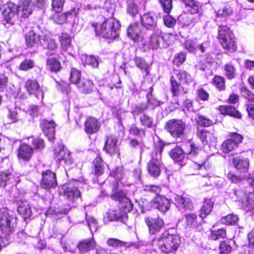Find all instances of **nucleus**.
<instances>
[{"instance_id":"obj_1","label":"nucleus","mask_w":254,"mask_h":254,"mask_svg":"<svg viewBox=\"0 0 254 254\" xmlns=\"http://www.w3.org/2000/svg\"><path fill=\"white\" fill-rule=\"evenodd\" d=\"M180 244V239L178 236L171 235L167 232L163 233L161 236L152 241V246L165 253L176 251Z\"/></svg>"},{"instance_id":"obj_2","label":"nucleus","mask_w":254,"mask_h":254,"mask_svg":"<svg viewBox=\"0 0 254 254\" xmlns=\"http://www.w3.org/2000/svg\"><path fill=\"white\" fill-rule=\"evenodd\" d=\"M113 199L121 202V211L122 213L113 211L110 213L109 217L111 220L125 221L127 217V212L132 209V204L130 200L126 197L125 193L123 190L116 192L111 195Z\"/></svg>"},{"instance_id":"obj_3","label":"nucleus","mask_w":254,"mask_h":254,"mask_svg":"<svg viewBox=\"0 0 254 254\" xmlns=\"http://www.w3.org/2000/svg\"><path fill=\"white\" fill-rule=\"evenodd\" d=\"M120 27L119 22L114 18H110L96 26L95 30L96 34L99 36L114 39L118 36Z\"/></svg>"},{"instance_id":"obj_4","label":"nucleus","mask_w":254,"mask_h":254,"mask_svg":"<svg viewBox=\"0 0 254 254\" xmlns=\"http://www.w3.org/2000/svg\"><path fill=\"white\" fill-rule=\"evenodd\" d=\"M16 220L13 211L5 208L0 209V228L3 234L9 235L14 232Z\"/></svg>"},{"instance_id":"obj_5","label":"nucleus","mask_w":254,"mask_h":254,"mask_svg":"<svg viewBox=\"0 0 254 254\" xmlns=\"http://www.w3.org/2000/svg\"><path fill=\"white\" fill-rule=\"evenodd\" d=\"M169 35L163 34L161 30L157 29L150 36L148 46L143 44L142 48L145 51L150 49L155 50L158 48H166L169 46Z\"/></svg>"},{"instance_id":"obj_6","label":"nucleus","mask_w":254,"mask_h":254,"mask_svg":"<svg viewBox=\"0 0 254 254\" xmlns=\"http://www.w3.org/2000/svg\"><path fill=\"white\" fill-rule=\"evenodd\" d=\"M218 39L222 47L230 52H234L237 49L235 36L227 26H219Z\"/></svg>"},{"instance_id":"obj_7","label":"nucleus","mask_w":254,"mask_h":254,"mask_svg":"<svg viewBox=\"0 0 254 254\" xmlns=\"http://www.w3.org/2000/svg\"><path fill=\"white\" fill-rule=\"evenodd\" d=\"M163 146L159 145L156 147L151 154V159L147 164V171L149 175L154 177H158L162 167L161 152Z\"/></svg>"},{"instance_id":"obj_8","label":"nucleus","mask_w":254,"mask_h":254,"mask_svg":"<svg viewBox=\"0 0 254 254\" xmlns=\"http://www.w3.org/2000/svg\"><path fill=\"white\" fill-rule=\"evenodd\" d=\"M186 127V123L182 120L176 119L169 121L165 126L167 131L175 138L183 136Z\"/></svg>"},{"instance_id":"obj_9","label":"nucleus","mask_w":254,"mask_h":254,"mask_svg":"<svg viewBox=\"0 0 254 254\" xmlns=\"http://www.w3.org/2000/svg\"><path fill=\"white\" fill-rule=\"evenodd\" d=\"M33 44L37 45L39 44L44 49L48 50L50 55L54 54L58 47L55 40L51 35L36 36L35 34H33Z\"/></svg>"},{"instance_id":"obj_10","label":"nucleus","mask_w":254,"mask_h":254,"mask_svg":"<svg viewBox=\"0 0 254 254\" xmlns=\"http://www.w3.org/2000/svg\"><path fill=\"white\" fill-rule=\"evenodd\" d=\"M54 155L57 161L66 167L73 163L70 151L63 145L59 144L54 149Z\"/></svg>"},{"instance_id":"obj_11","label":"nucleus","mask_w":254,"mask_h":254,"mask_svg":"<svg viewBox=\"0 0 254 254\" xmlns=\"http://www.w3.org/2000/svg\"><path fill=\"white\" fill-rule=\"evenodd\" d=\"M209 47V42L205 41L199 43L196 39L188 38L184 43V48L189 52L194 53L197 49H199L201 53H204Z\"/></svg>"},{"instance_id":"obj_12","label":"nucleus","mask_w":254,"mask_h":254,"mask_svg":"<svg viewBox=\"0 0 254 254\" xmlns=\"http://www.w3.org/2000/svg\"><path fill=\"white\" fill-rule=\"evenodd\" d=\"M243 138L241 135L233 133L230 139H227L222 144L221 150L226 153L234 150L242 142Z\"/></svg>"},{"instance_id":"obj_13","label":"nucleus","mask_w":254,"mask_h":254,"mask_svg":"<svg viewBox=\"0 0 254 254\" xmlns=\"http://www.w3.org/2000/svg\"><path fill=\"white\" fill-rule=\"evenodd\" d=\"M150 234H155L159 232L164 226L163 220L159 216H149L145 219Z\"/></svg>"},{"instance_id":"obj_14","label":"nucleus","mask_w":254,"mask_h":254,"mask_svg":"<svg viewBox=\"0 0 254 254\" xmlns=\"http://www.w3.org/2000/svg\"><path fill=\"white\" fill-rule=\"evenodd\" d=\"M17 6L12 2H8L5 5L3 15L5 21L4 25L6 27L8 28L9 25L13 24V18L17 12Z\"/></svg>"},{"instance_id":"obj_15","label":"nucleus","mask_w":254,"mask_h":254,"mask_svg":"<svg viewBox=\"0 0 254 254\" xmlns=\"http://www.w3.org/2000/svg\"><path fill=\"white\" fill-rule=\"evenodd\" d=\"M145 30L137 23L130 25L127 29V35L135 42H142L145 35Z\"/></svg>"},{"instance_id":"obj_16","label":"nucleus","mask_w":254,"mask_h":254,"mask_svg":"<svg viewBox=\"0 0 254 254\" xmlns=\"http://www.w3.org/2000/svg\"><path fill=\"white\" fill-rule=\"evenodd\" d=\"M140 22L142 26L146 30H156L157 18L155 14L147 12L143 14L140 17Z\"/></svg>"},{"instance_id":"obj_17","label":"nucleus","mask_w":254,"mask_h":254,"mask_svg":"<svg viewBox=\"0 0 254 254\" xmlns=\"http://www.w3.org/2000/svg\"><path fill=\"white\" fill-rule=\"evenodd\" d=\"M57 182L56 174L50 170H47L42 173V180L41 186L42 188L49 189L56 188Z\"/></svg>"},{"instance_id":"obj_18","label":"nucleus","mask_w":254,"mask_h":254,"mask_svg":"<svg viewBox=\"0 0 254 254\" xmlns=\"http://www.w3.org/2000/svg\"><path fill=\"white\" fill-rule=\"evenodd\" d=\"M151 206L162 212H166L170 207V202L165 197L157 195L150 202Z\"/></svg>"},{"instance_id":"obj_19","label":"nucleus","mask_w":254,"mask_h":254,"mask_svg":"<svg viewBox=\"0 0 254 254\" xmlns=\"http://www.w3.org/2000/svg\"><path fill=\"white\" fill-rule=\"evenodd\" d=\"M43 131L50 141H53L55 139L56 124L53 121H42L41 124Z\"/></svg>"},{"instance_id":"obj_20","label":"nucleus","mask_w":254,"mask_h":254,"mask_svg":"<svg viewBox=\"0 0 254 254\" xmlns=\"http://www.w3.org/2000/svg\"><path fill=\"white\" fill-rule=\"evenodd\" d=\"M118 140L114 135H110L107 137L104 149L108 153L113 154L118 152L117 143Z\"/></svg>"},{"instance_id":"obj_21","label":"nucleus","mask_w":254,"mask_h":254,"mask_svg":"<svg viewBox=\"0 0 254 254\" xmlns=\"http://www.w3.org/2000/svg\"><path fill=\"white\" fill-rule=\"evenodd\" d=\"M84 129L88 134H93L98 131L100 127L99 121L95 118H88L84 124Z\"/></svg>"},{"instance_id":"obj_22","label":"nucleus","mask_w":254,"mask_h":254,"mask_svg":"<svg viewBox=\"0 0 254 254\" xmlns=\"http://www.w3.org/2000/svg\"><path fill=\"white\" fill-rule=\"evenodd\" d=\"M184 149L185 153L190 159H193L201 152V149L197 145L190 142H187L185 144Z\"/></svg>"},{"instance_id":"obj_23","label":"nucleus","mask_w":254,"mask_h":254,"mask_svg":"<svg viewBox=\"0 0 254 254\" xmlns=\"http://www.w3.org/2000/svg\"><path fill=\"white\" fill-rule=\"evenodd\" d=\"M63 189L64 197L69 200H74L75 198L78 197L80 195L79 190L75 187L64 185L63 187Z\"/></svg>"},{"instance_id":"obj_24","label":"nucleus","mask_w":254,"mask_h":254,"mask_svg":"<svg viewBox=\"0 0 254 254\" xmlns=\"http://www.w3.org/2000/svg\"><path fill=\"white\" fill-rule=\"evenodd\" d=\"M234 194L236 196L235 200L241 201L244 206L248 207V209L254 206V201L250 200L242 191L234 190Z\"/></svg>"},{"instance_id":"obj_25","label":"nucleus","mask_w":254,"mask_h":254,"mask_svg":"<svg viewBox=\"0 0 254 254\" xmlns=\"http://www.w3.org/2000/svg\"><path fill=\"white\" fill-rule=\"evenodd\" d=\"M235 167L241 172H247L249 167V161L248 159L237 157L233 159Z\"/></svg>"},{"instance_id":"obj_26","label":"nucleus","mask_w":254,"mask_h":254,"mask_svg":"<svg viewBox=\"0 0 254 254\" xmlns=\"http://www.w3.org/2000/svg\"><path fill=\"white\" fill-rule=\"evenodd\" d=\"M76 85L80 92L86 94L91 93L93 88L92 82L87 79L80 80Z\"/></svg>"},{"instance_id":"obj_27","label":"nucleus","mask_w":254,"mask_h":254,"mask_svg":"<svg viewBox=\"0 0 254 254\" xmlns=\"http://www.w3.org/2000/svg\"><path fill=\"white\" fill-rule=\"evenodd\" d=\"M219 110L222 114H227L237 118H241V115L240 112L232 106H221L219 107Z\"/></svg>"},{"instance_id":"obj_28","label":"nucleus","mask_w":254,"mask_h":254,"mask_svg":"<svg viewBox=\"0 0 254 254\" xmlns=\"http://www.w3.org/2000/svg\"><path fill=\"white\" fill-rule=\"evenodd\" d=\"M95 245V243L94 240L88 239L80 242L78 245V248L79 252L83 254L94 248Z\"/></svg>"},{"instance_id":"obj_29","label":"nucleus","mask_w":254,"mask_h":254,"mask_svg":"<svg viewBox=\"0 0 254 254\" xmlns=\"http://www.w3.org/2000/svg\"><path fill=\"white\" fill-rule=\"evenodd\" d=\"M31 148L27 145L21 144L18 151V156L24 160H29L31 157Z\"/></svg>"},{"instance_id":"obj_30","label":"nucleus","mask_w":254,"mask_h":254,"mask_svg":"<svg viewBox=\"0 0 254 254\" xmlns=\"http://www.w3.org/2000/svg\"><path fill=\"white\" fill-rule=\"evenodd\" d=\"M197 135L203 142L208 143L216 141V138L213 134L205 129H202L199 131L197 133Z\"/></svg>"},{"instance_id":"obj_31","label":"nucleus","mask_w":254,"mask_h":254,"mask_svg":"<svg viewBox=\"0 0 254 254\" xmlns=\"http://www.w3.org/2000/svg\"><path fill=\"white\" fill-rule=\"evenodd\" d=\"M175 200L179 207H182L188 209H190L192 208V204L189 198L177 195L175 197Z\"/></svg>"},{"instance_id":"obj_32","label":"nucleus","mask_w":254,"mask_h":254,"mask_svg":"<svg viewBox=\"0 0 254 254\" xmlns=\"http://www.w3.org/2000/svg\"><path fill=\"white\" fill-rule=\"evenodd\" d=\"M184 150L183 151L181 148L177 147L173 149L170 152V156L176 162H180L185 157Z\"/></svg>"},{"instance_id":"obj_33","label":"nucleus","mask_w":254,"mask_h":254,"mask_svg":"<svg viewBox=\"0 0 254 254\" xmlns=\"http://www.w3.org/2000/svg\"><path fill=\"white\" fill-rule=\"evenodd\" d=\"M177 72L176 76L181 82L189 84L193 81V77L186 71L181 70Z\"/></svg>"},{"instance_id":"obj_34","label":"nucleus","mask_w":254,"mask_h":254,"mask_svg":"<svg viewBox=\"0 0 254 254\" xmlns=\"http://www.w3.org/2000/svg\"><path fill=\"white\" fill-rule=\"evenodd\" d=\"M14 177L11 173L3 172L0 173V187H4L7 184L12 183Z\"/></svg>"},{"instance_id":"obj_35","label":"nucleus","mask_w":254,"mask_h":254,"mask_svg":"<svg viewBox=\"0 0 254 254\" xmlns=\"http://www.w3.org/2000/svg\"><path fill=\"white\" fill-rule=\"evenodd\" d=\"M17 211L20 214L24 216V219L26 221L27 219L30 220V217L32 215V210L30 207L27 208L26 205L24 202H22L17 206Z\"/></svg>"},{"instance_id":"obj_36","label":"nucleus","mask_w":254,"mask_h":254,"mask_svg":"<svg viewBox=\"0 0 254 254\" xmlns=\"http://www.w3.org/2000/svg\"><path fill=\"white\" fill-rule=\"evenodd\" d=\"M213 206V203L211 200H205L200 210V217L202 218H205L211 211Z\"/></svg>"},{"instance_id":"obj_37","label":"nucleus","mask_w":254,"mask_h":254,"mask_svg":"<svg viewBox=\"0 0 254 254\" xmlns=\"http://www.w3.org/2000/svg\"><path fill=\"white\" fill-rule=\"evenodd\" d=\"M60 42L62 48L66 51L71 46V37L66 33H62L60 37Z\"/></svg>"},{"instance_id":"obj_38","label":"nucleus","mask_w":254,"mask_h":254,"mask_svg":"<svg viewBox=\"0 0 254 254\" xmlns=\"http://www.w3.org/2000/svg\"><path fill=\"white\" fill-rule=\"evenodd\" d=\"M170 82L172 92L174 96H178L183 91V88L177 82L174 76H171Z\"/></svg>"},{"instance_id":"obj_39","label":"nucleus","mask_w":254,"mask_h":254,"mask_svg":"<svg viewBox=\"0 0 254 254\" xmlns=\"http://www.w3.org/2000/svg\"><path fill=\"white\" fill-rule=\"evenodd\" d=\"M81 61L84 64H88L93 67H97L99 65V62L97 59L92 56H82Z\"/></svg>"},{"instance_id":"obj_40","label":"nucleus","mask_w":254,"mask_h":254,"mask_svg":"<svg viewBox=\"0 0 254 254\" xmlns=\"http://www.w3.org/2000/svg\"><path fill=\"white\" fill-rule=\"evenodd\" d=\"M48 68L52 71L57 72L61 69V63L54 58L49 59L47 62Z\"/></svg>"},{"instance_id":"obj_41","label":"nucleus","mask_w":254,"mask_h":254,"mask_svg":"<svg viewBox=\"0 0 254 254\" xmlns=\"http://www.w3.org/2000/svg\"><path fill=\"white\" fill-rule=\"evenodd\" d=\"M134 61L136 66L141 70L145 71L146 72V75H147L149 73L148 68L150 65V64L147 63L144 59L139 57H135Z\"/></svg>"},{"instance_id":"obj_42","label":"nucleus","mask_w":254,"mask_h":254,"mask_svg":"<svg viewBox=\"0 0 254 254\" xmlns=\"http://www.w3.org/2000/svg\"><path fill=\"white\" fill-rule=\"evenodd\" d=\"M197 216L193 213H188L186 215V224L187 227L194 228L197 225Z\"/></svg>"},{"instance_id":"obj_43","label":"nucleus","mask_w":254,"mask_h":254,"mask_svg":"<svg viewBox=\"0 0 254 254\" xmlns=\"http://www.w3.org/2000/svg\"><path fill=\"white\" fill-rule=\"evenodd\" d=\"M140 121L142 125L147 127L154 128L156 126L153 119L145 114L140 116Z\"/></svg>"},{"instance_id":"obj_44","label":"nucleus","mask_w":254,"mask_h":254,"mask_svg":"<svg viewBox=\"0 0 254 254\" xmlns=\"http://www.w3.org/2000/svg\"><path fill=\"white\" fill-rule=\"evenodd\" d=\"M224 68L225 75L228 79H232L235 77L236 69L231 63L226 64Z\"/></svg>"},{"instance_id":"obj_45","label":"nucleus","mask_w":254,"mask_h":254,"mask_svg":"<svg viewBox=\"0 0 254 254\" xmlns=\"http://www.w3.org/2000/svg\"><path fill=\"white\" fill-rule=\"evenodd\" d=\"M197 124L202 127H209L213 125L212 120L203 116L197 115L195 118Z\"/></svg>"},{"instance_id":"obj_46","label":"nucleus","mask_w":254,"mask_h":254,"mask_svg":"<svg viewBox=\"0 0 254 254\" xmlns=\"http://www.w3.org/2000/svg\"><path fill=\"white\" fill-rule=\"evenodd\" d=\"M233 13V9L231 7L226 4L217 11L216 12L218 17H226L230 15Z\"/></svg>"},{"instance_id":"obj_47","label":"nucleus","mask_w":254,"mask_h":254,"mask_svg":"<svg viewBox=\"0 0 254 254\" xmlns=\"http://www.w3.org/2000/svg\"><path fill=\"white\" fill-rule=\"evenodd\" d=\"M238 221V217L237 215L229 214L223 217L221 219L222 223L226 225L235 224Z\"/></svg>"},{"instance_id":"obj_48","label":"nucleus","mask_w":254,"mask_h":254,"mask_svg":"<svg viewBox=\"0 0 254 254\" xmlns=\"http://www.w3.org/2000/svg\"><path fill=\"white\" fill-rule=\"evenodd\" d=\"M94 163L95 164V173L97 175H101L103 173L104 167L103 165L102 160L99 157H96Z\"/></svg>"},{"instance_id":"obj_49","label":"nucleus","mask_w":254,"mask_h":254,"mask_svg":"<svg viewBox=\"0 0 254 254\" xmlns=\"http://www.w3.org/2000/svg\"><path fill=\"white\" fill-rule=\"evenodd\" d=\"M225 82V78L218 75L215 76L213 79V84L220 91L224 90Z\"/></svg>"},{"instance_id":"obj_50","label":"nucleus","mask_w":254,"mask_h":254,"mask_svg":"<svg viewBox=\"0 0 254 254\" xmlns=\"http://www.w3.org/2000/svg\"><path fill=\"white\" fill-rule=\"evenodd\" d=\"M45 144L44 140L41 138H37L33 140V150L41 151L44 148Z\"/></svg>"},{"instance_id":"obj_51","label":"nucleus","mask_w":254,"mask_h":254,"mask_svg":"<svg viewBox=\"0 0 254 254\" xmlns=\"http://www.w3.org/2000/svg\"><path fill=\"white\" fill-rule=\"evenodd\" d=\"M80 72L75 68H72L70 71V79L72 83L77 84L79 82L80 78Z\"/></svg>"},{"instance_id":"obj_52","label":"nucleus","mask_w":254,"mask_h":254,"mask_svg":"<svg viewBox=\"0 0 254 254\" xmlns=\"http://www.w3.org/2000/svg\"><path fill=\"white\" fill-rule=\"evenodd\" d=\"M232 250L230 245L226 242H221L219 245V254H229Z\"/></svg>"},{"instance_id":"obj_53","label":"nucleus","mask_w":254,"mask_h":254,"mask_svg":"<svg viewBox=\"0 0 254 254\" xmlns=\"http://www.w3.org/2000/svg\"><path fill=\"white\" fill-rule=\"evenodd\" d=\"M107 244L109 246L114 247L126 246L128 244V243L126 242L122 241L115 238L109 239L107 241Z\"/></svg>"},{"instance_id":"obj_54","label":"nucleus","mask_w":254,"mask_h":254,"mask_svg":"<svg viewBox=\"0 0 254 254\" xmlns=\"http://www.w3.org/2000/svg\"><path fill=\"white\" fill-rule=\"evenodd\" d=\"M64 3V0H53L52 9L57 13L61 12Z\"/></svg>"},{"instance_id":"obj_55","label":"nucleus","mask_w":254,"mask_h":254,"mask_svg":"<svg viewBox=\"0 0 254 254\" xmlns=\"http://www.w3.org/2000/svg\"><path fill=\"white\" fill-rule=\"evenodd\" d=\"M226 230L224 229H221L217 231L212 232L211 238L214 240H217L220 239L224 238L226 237Z\"/></svg>"},{"instance_id":"obj_56","label":"nucleus","mask_w":254,"mask_h":254,"mask_svg":"<svg viewBox=\"0 0 254 254\" xmlns=\"http://www.w3.org/2000/svg\"><path fill=\"white\" fill-rule=\"evenodd\" d=\"M86 221L88 227L91 232H95L97 230L98 226L96 220L92 217L86 216Z\"/></svg>"},{"instance_id":"obj_57","label":"nucleus","mask_w":254,"mask_h":254,"mask_svg":"<svg viewBox=\"0 0 254 254\" xmlns=\"http://www.w3.org/2000/svg\"><path fill=\"white\" fill-rule=\"evenodd\" d=\"M248 238L249 242V253L250 254H254V229L252 230L248 235Z\"/></svg>"},{"instance_id":"obj_58","label":"nucleus","mask_w":254,"mask_h":254,"mask_svg":"<svg viewBox=\"0 0 254 254\" xmlns=\"http://www.w3.org/2000/svg\"><path fill=\"white\" fill-rule=\"evenodd\" d=\"M165 12L169 13L172 8V0H160Z\"/></svg>"},{"instance_id":"obj_59","label":"nucleus","mask_w":254,"mask_h":254,"mask_svg":"<svg viewBox=\"0 0 254 254\" xmlns=\"http://www.w3.org/2000/svg\"><path fill=\"white\" fill-rule=\"evenodd\" d=\"M113 176L117 180H121L125 175L123 167L122 166L117 167L112 172Z\"/></svg>"},{"instance_id":"obj_60","label":"nucleus","mask_w":254,"mask_h":254,"mask_svg":"<svg viewBox=\"0 0 254 254\" xmlns=\"http://www.w3.org/2000/svg\"><path fill=\"white\" fill-rule=\"evenodd\" d=\"M207 161L206 156H205L201 160L196 159V160L193 163V167L197 169H202V168H205V165Z\"/></svg>"},{"instance_id":"obj_61","label":"nucleus","mask_w":254,"mask_h":254,"mask_svg":"<svg viewBox=\"0 0 254 254\" xmlns=\"http://www.w3.org/2000/svg\"><path fill=\"white\" fill-rule=\"evenodd\" d=\"M70 14V12H68L61 15H55L54 17V20L58 24H63L66 21L67 15Z\"/></svg>"},{"instance_id":"obj_62","label":"nucleus","mask_w":254,"mask_h":254,"mask_svg":"<svg viewBox=\"0 0 254 254\" xmlns=\"http://www.w3.org/2000/svg\"><path fill=\"white\" fill-rule=\"evenodd\" d=\"M163 21L164 24L169 27H173L176 24L175 19L170 15H167L163 18Z\"/></svg>"},{"instance_id":"obj_63","label":"nucleus","mask_w":254,"mask_h":254,"mask_svg":"<svg viewBox=\"0 0 254 254\" xmlns=\"http://www.w3.org/2000/svg\"><path fill=\"white\" fill-rule=\"evenodd\" d=\"M144 190L146 191L153 192L156 194L160 192L161 189L158 186L149 185L143 187Z\"/></svg>"},{"instance_id":"obj_64","label":"nucleus","mask_w":254,"mask_h":254,"mask_svg":"<svg viewBox=\"0 0 254 254\" xmlns=\"http://www.w3.org/2000/svg\"><path fill=\"white\" fill-rule=\"evenodd\" d=\"M242 96L248 100L254 102V94L246 88L241 90Z\"/></svg>"}]
</instances>
